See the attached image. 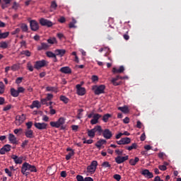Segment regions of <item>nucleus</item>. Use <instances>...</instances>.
<instances>
[{
	"label": "nucleus",
	"instance_id": "9d476101",
	"mask_svg": "<svg viewBox=\"0 0 181 181\" xmlns=\"http://www.w3.org/2000/svg\"><path fill=\"white\" fill-rule=\"evenodd\" d=\"M117 145H128L131 144V139L129 137L122 138L120 140L117 141Z\"/></svg>",
	"mask_w": 181,
	"mask_h": 181
},
{
	"label": "nucleus",
	"instance_id": "6e6d98bb",
	"mask_svg": "<svg viewBox=\"0 0 181 181\" xmlns=\"http://www.w3.org/2000/svg\"><path fill=\"white\" fill-rule=\"evenodd\" d=\"M115 153H116V155H118V156H121L122 155V153H124V151H122V150L120 151L119 149H116Z\"/></svg>",
	"mask_w": 181,
	"mask_h": 181
},
{
	"label": "nucleus",
	"instance_id": "a878e982",
	"mask_svg": "<svg viewBox=\"0 0 181 181\" xmlns=\"http://www.w3.org/2000/svg\"><path fill=\"white\" fill-rule=\"evenodd\" d=\"M104 144H107V140L105 139H100L99 141H97L95 144V146L98 148H101Z\"/></svg>",
	"mask_w": 181,
	"mask_h": 181
},
{
	"label": "nucleus",
	"instance_id": "680f3d73",
	"mask_svg": "<svg viewBox=\"0 0 181 181\" xmlns=\"http://www.w3.org/2000/svg\"><path fill=\"white\" fill-rule=\"evenodd\" d=\"M47 91H56V88L53 86H47L46 88Z\"/></svg>",
	"mask_w": 181,
	"mask_h": 181
},
{
	"label": "nucleus",
	"instance_id": "a18cd8bd",
	"mask_svg": "<svg viewBox=\"0 0 181 181\" xmlns=\"http://www.w3.org/2000/svg\"><path fill=\"white\" fill-rule=\"evenodd\" d=\"M47 173L49 175H54V171H53V167H48L47 169Z\"/></svg>",
	"mask_w": 181,
	"mask_h": 181
},
{
	"label": "nucleus",
	"instance_id": "6ab92c4d",
	"mask_svg": "<svg viewBox=\"0 0 181 181\" xmlns=\"http://www.w3.org/2000/svg\"><path fill=\"white\" fill-rule=\"evenodd\" d=\"M25 135L26 138H29L30 139L35 138V134H33V130L32 129H25Z\"/></svg>",
	"mask_w": 181,
	"mask_h": 181
},
{
	"label": "nucleus",
	"instance_id": "1a4fd4ad",
	"mask_svg": "<svg viewBox=\"0 0 181 181\" xmlns=\"http://www.w3.org/2000/svg\"><path fill=\"white\" fill-rule=\"evenodd\" d=\"M46 63H47V62H46V60L45 59H42L41 61H37L35 62L34 67L37 70H40V69H42V67H45V66H46Z\"/></svg>",
	"mask_w": 181,
	"mask_h": 181
},
{
	"label": "nucleus",
	"instance_id": "b1692460",
	"mask_svg": "<svg viewBox=\"0 0 181 181\" xmlns=\"http://www.w3.org/2000/svg\"><path fill=\"white\" fill-rule=\"evenodd\" d=\"M11 0H2L1 2V8L3 9H6L8 6H9V4H11Z\"/></svg>",
	"mask_w": 181,
	"mask_h": 181
},
{
	"label": "nucleus",
	"instance_id": "4d7b16f0",
	"mask_svg": "<svg viewBox=\"0 0 181 181\" xmlns=\"http://www.w3.org/2000/svg\"><path fill=\"white\" fill-rule=\"evenodd\" d=\"M113 178L117 181H119L121 180V175H119V174H115L113 175Z\"/></svg>",
	"mask_w": 181,
	"mask_h": 181
},
{
	"label": "nucleus",
	"instance_id": "9b49d317",
	"mask_svg": "<svg viewBox=\"0 0 181 181\" xmlns=\"http://www.w3.org/2000/svg\"><path fill=\"white\" fill-rule=\"evenodd\" d=\"M34 127L40 130L47 129V124L45 122H35Z\"/></svg>",
	"mask_w": 181,
	"mask_h": 181
},
{
	"label": "nucleus",
	"instance_id": "4468645a",
	"mask_svg": "<svg viewBox=\"0 0 181 181\" xmlns=\"http://www.w3.org/2000/svg\"><path fill=\"white\" fill-rule=\"evenodd\" d=\"M143 176H145L147 179H152L153 177V173L149 171L148 169L143 170L141 172Z\"/></svg>",
	"mask_w": 181,
	"mask_h": 181
},
{
	"label": "nucleus",
	"instance_id": "7ed1b4c3",
	"mask_svg": "<svg viewBox=\"0 0 181 181\" xmlns=\"http://www.w3.org/2000/svg\"><path fill=\"white\" fill-rule=\"evenodd\" d=\"M97 166H98L97 160L92 161L90 165L86 168V172H88V173H95L97 170Z\"/></svg>",
	"mask_w": 181,
	"mask_h": 181
},
{
	"label": "nucleus",
	"instance_id": "79ce46f5",
	"mask_svg": "<svg viewBox=\"0 0 181 181\" xmlns=\"http://www.w3.org/2000/svg\"><path fill=\"white\" fill-rule=\"evenodd\" d=\"M21 54H24V56H26L27 57H30L32 53L29 50H23L21 52Z\"/></svg>",
	"mask_w": 181,
	"mask_h": 181
},
{
	"label": "nucleus",
	"instance_id": "a211bd4d",
	"mask_svg": "<svg viewBox=\"0 0 181 181\" xmlns=\"http://www.w3.org/2000/svg\"><path fill=\"white\" fill-rule=\"evenodd\" d=\"M101 115L100 114H95V115H93V119L90 120V124L92 125H95V124H98V119L99 118H101Z\"/></svg>",
	"mask_w": 181,
	"mask_h": 181
},
{
	"label": "nucleus",
	"instance_id": "aec40b11",
	"mask_svg": "<svg viewBox=\"0 0 181 181\" xmlns=\"http://www.w3.org/2000/svg\"><path fill=\"white\" fill-rule=\"evenodd\" d=\"M59 71L61 73H63L64 74H71V69H70V67H69V66L62 67L59 69Z\"/></svg>",
	"mask_w": 181,
	"mask_h": 181
},
{
	"label": "nucleus",
	"instance_id": "423d86ee",
	"mask_svg": "<svg viewBox=\"0 0 181 181\" xmlns=\"http://www.w3.org/2000/svg\"><path fill=\"white\" fill-rule=\"evenodd\" d=\"M129 156H117L115 158V160L116 163L118 165H121V163H124L126 160H128Z\"/></svg>",
	"mask_w": 181,
	"mask_h": 181
},
{
	"label": "nucleus",
	"instance_id": "5fc2aeb1",
	"mask_svg": "<svg viewBox=\"0 0 181 181\" xmlns=\"http://www.w3.org/2000/svg\"><path fill=\"white\" fill-rule=\"evenodd\" d=\"M17 91H18V94L23 93H25V88L18 87L17 89Z\"/></svg>",
	"mask_w": 181,
	"mask_h": 181
},
{
	"label": "nucleus",
	"instance_id": "052dcab7",
	"mask_svg": "<svg viewBox=\"0 0 181 181\" xmlns=\"http://www.w3.org/2000/svg\"><path fill=\"white\" fill-rule=\"evenodd\" d=\"M4 172L5 173L8 174V176H9V177H12V172L9 171V169L5 168Z\"/></svg>",
	"mask_w": 181,
	"mask_h": 181
},
{
	"label": "nucleus",
	"instance_id": "c03bdc74",
	"mask_svg": "<svg viewBox=\"0 0 181 181\" xmlns=\"http://www.w3.org/2000/svg\"><path fill=\"white\" fill-rule=\"evenodd\" d=\"M19 68H20V66H19V64H13V66H11V69L13 71H17V70H18Z\"/></svg>",
	"mask_w": 181,
	"mask_h": 181
},
{
	"label": "nucleus",
	"instance_id": "e2e57ef3",
	"mask_svg": "<svg viewBox=\"0 0 181 181\" xmlns=\"http://www.w3.org/2000/svg\"><path fill=\"white\" fill-rule=\"evenodd\" d=\"M58 22H59V23H64L66 22V18H64V16L60 17L58 19Z\"/></svg>",
	"mask_w": 181,
	"mask_h": 181
},
{
	"label": "nucleus",
	"instance_id": "20e7f679",
	"mask_svg": "<svg viewBox=\"0 0 181 181\" xmlns=\"http://www.w3.org/2000/svg\"><path fill=\"white\" fill-rule=\"evenodd\" d=\"M39 22L41 26H47V28H52V26H53V23L52 21L44 18H41Z\"/></svg>",
	"mask_w": 181,
	"mask_h": 181
},
{
	"label": "nucleus",
	"instance_id": "c756f323",
	"mask_svg": "<svg viewBox=\"0 0 181 181\" xmlns=\"http://www.w3.org/2000/svg\"><path fill=\"white\" fill-rule=\"evenodd\" d=\"M11 95L12 97H19L18 90H16L14 88H11Z\"/></svg>",
	"mask_w": 181,
	"mask_h": 181
},
{
	"label": "nucleus",
	"instance_id": "ddd939ff",
	"mask_svg": "<svg viewBox=\"0 0 181 181\" xmlns=\"http://www.w3.org/2000/svg\"><path fill=\"white\" fill-rule=\"evenodd\" d=\"M11 148H12V146L9 144L4 145L1 149H0V155H5L6 152H11Z\"/></svg>",
	"mask_w": 181,
	"mask_h": 181
},
{
	"label": "nucleus",
	"instance_id": "7c9ffc66",
	"mask_svg": "<svg viewBox=\"0 0 181 181\" xmlns=\"http://www.w3.org/2000/svg\"><path fill=\"white\" fill-rule=\"evenodd\" d=\"M76 23H77V21L74 19V18H72V22L69 23V27L70 29L76 28Z\"/></svg>",
	"mask_w": 181,
	"mask_h": 181
},
{
	"label": "nucleus",
	"instance_id": "69168bd1",
	"mask_svg": "<svg viewBox=\"0 0 181 181\" xmlns=\"http://www.w3.org/2000/svg\"><path fill=\"white\" fill-rule=\"evenodd\" d=\"M76 180L77 181H84V177H83V175H76Z\"/></svg>",
	"mask_w": 181,
	"mask_h": 181
},
{
	"label": "nucleus",
	"instance_id": "09e8293b",
	"mask_svg": "<svg viewBox=\"0 0 181 181\" xmlns=\"http://www.w3.org/2000/svg\"><path fill=\"white\" fill-rule=\"evenodd\" d=\"M56 8H57V3L55 1H52L51 3V9L56 11Z\"/></svg>",
	"mask_w": 181,
	"mask_h": 181
},
{
	"label": "nucleus",
	"instance_id": "774afa93",
	"mask_svg": "<svg viewBox=\"0 0 181 181\" xmlns=\"http://www.w3.org/2000/svg\"><path fill=\"white\" fill-rule=\"evenodd\" d=\"M83 181H94L91 177H86L83 179Z\"/></svg>",
	"mask_w": 181,
	"mask_h": 181
},
{
	"label": "nucleus",
	"instance_id": "3c124183",
	"mask_svg": "<svg viewBox=\"0 0 181 181\" xmlns=\"http://www.w3.org/2000/svg\"><path fill=\"white\" fill-rule=\"evenodd\" d=\"M47 100L46 98H42L41 99V104L42 105H47V107H49V103H47Z\"/></svg>",
	"mask_w": 181,
	"mask_h": 181
},
{
	"label": "nucleus",
	"instance_id": "f8f14e48",
	"mask_svg": "<svg viewBox=\"0 0 181 181\" xmlns=\"http://www.w3.org/2000/svg\"><path fill=\"white\" fill-rule=\"evenodd\" d=\"M103 136L105 137V139H111L112 138V132L110 131L108 129H105L103 130Z\"/></svg>",
	"mask_w": 181,
	"mask_h": 181
},
{
	"label": "nucleus",
	"instance_id": "f257e3e1",
	"mask_svg": "<svg viewBox=\"0 0 181 181\" xmlns=\"http://www.w3.org/2000/svg\"><path fill=\"white\" fill-rule=\"evenodd\" d=\"M64 124H66L64 117H59L57 122H50L49 123L53 128H60L61 130L66 129V127L63 126Z\"/></svg>",
	"mask_w": 181,
	"mask_h": 181
},
{
	"label": "nucleus",
	"instance_id": "5701e85b",
	"mask_svg": "<svg viewBox=\"0 0 181 181\" xmlns=\"http://www.w3.org/2000/svg\"><path fill=\"white\" fill-rule=\"evenodd\" d=\"M8 141L11 142V144H18V140L16 139V136L13 135V134H8Z\"/></svg>",
	"mask_w": 181,
	"mask_h": 181
},
{
	"label": "nucleus",
	"instance_id": "c9c22d12",
	"mask_svg": "<svg viewBox=\"0 0 181 181\" xmlns=\"http://www.w3.org/2000/svg\"><path fill=\"white\" fill-rule=\"evenodd\" d=\"M47 42L49 45H54V43H57V40H56V37H50L47 40Z\"/></svg>",
	"mask_w": 181,
	"mask_h": 181
},
{
	"label": "nucleus",
	"instance_id": "473e14b6",
	"mask_svg": "<svg viewBox=\"0 0 181 181\" xmlns=\"http://www.w3.org/2000/svg\"><path fill=\"white\" fill-rule=\"evenodd\" d=\"M111 115L110 114H105L103 115V121L105 122H108V119H110V118H111Z\"/></svg>",
	"mask_w": 181,
	"mask_h": 181
},
{
	"label": "nucleus",
	"instance_id": "bf43d9fd",
	"mask_svg": "<svg viewBox=\"0 0 181 181\" xmlns=\"http://www.w3.org/2000/svg\"><path fill=\"white\" fill-rule=\"evenodd\" d=\"M46 99L48 100V101H51V100L53 99V94L52 93H47V98Z\"/></svg>",
	"mask_w": 181,
	"mask_h": 181
},
{
	"label": "nucleus",
	"instance_id": "338daca9",
	"mask_svg": "<svg viewBox=\"0 0 181 181\" xmlns=\"http://www.w3.org/2000/svg\"><path fill=\"white\" fill-rule=\"evenodd\" d=\"M22 80H23V78H22V77L17 78L16 80V83L21 84V83H22Z\"/></svg>",
	"mask_w": 181,
	"mask_h": 181
},
{
	"label": "nucleus",
	"instance_id": "603ef678",
	"mask_svg": "<svg viewBox=\"0 0 181 181\" xmlns=\"http://www.w3.org/2000/svg\"><path fill=\"white\" fill-rule=\"evenodd\" d=\"M27 69L28 70H29V71H33V66H32V64L30 62H28Z\"/></svg>",
	"mask_w": 181,
	"mask_h": 181
},
{
	"label": "nucleus",
	"instance_id": "58836bf2",
	"mask_svg": "<svg viewBox=\"0 0 181 181\" xmlns=\"http://www.w3.org/2000/svg\"><path fill=\"white\" fill-rule=\"evenodd\" d=\"M5 93V85L4 82H0V94H4Z\"/></svg>",
	"mask_w": 181,
	"mask_h": 181
},
{
	"label": "nucleus",
	"instance_id": "0eeeda50",
	"mask_svg": "<svg viewBox=\"0 0 181 181\" xmlns=\"http://www.w3.org/2000/svg\"><path fill=\"white\" fill-rule=\"evenodd\" d=\"M30 27L31 30L37 32V30H39V23L35 20H31L30 21Z\"/></svg>",
	"mask_w": 181,
	"mask_h": 181
},
{
	"label": "nucleus",
	"instance_id": "13d9d810",
	"mask_svg": "<svg viewBox=\"0 0 181 181\" xmlns=\"http://www.w3.org/2000/svg\"><path fill=\"white\" fill-rule=\"evenodd\" d=\"M26 127H27V129H30V128H32V126L33 125V122H28L25 124Z\"/></svg>",
	"mask_w": 181,
	"mask_h": 181
},
{
	"label": "nucleus",
	"instance_id": "72a5a7b5",
	"mask_svg": "<svg viewBox=\"0 0 181 181\" xmlns=\"http://www.w3.org/2000/svg\"><path fill=\"white\" fill-rule=\"evenodd\" d=\"M21 28L23 32L27 33L28 30H29L28 25H26L25 23H22L21 25Z\"/></svg>",
	"mask_w": 181,
	"mask_h": 181
},
{
	"label": "nucleus",
	"instance_id": "0e129e2a",
	"mask_svg": "<svg viewBox=\"0 0 181 181\" xmlns=\"http://www.w3.org/2000/svg\"><path fill=\"white\" fill-rule=\"evenodd\" d=\"M158 169H160V170L165 171L168 169V168L166 167V165H158Z\"/></svg>",
	"mask_w": 181,
	"mask_h": 181
},
{
	"label": "nucleus",
	"instance_id": "c85d7f7f",
	"mask_svg": "<svg viewBox=\"0 0 181 181\" xmlns=\"http://www.w3.org/2000/svg\"><path fill=\"white\" fill-rule=\"evenodd\" d=\"M16 121H18L19 124H22V122H23V121H25V115H17L16 117Z\"/></svg>",
	"mask_w": 181,
	"mask_h": 181
},
{
	"label": "nucleus",
	"instance_id": "f3484780",
	"mask_svg": "<svg viewBox=\"0 0 181 181\" xmlns=\"http://www.w3.org/2000/svg\"><path fill=\"white\" fill-rule=\"evenodd\" d=\"M11 159H13L16 165L22 164L23 157H18L16 155H12Z\"/></svg>",
	"mask_w": 181,
	"mask_h": 181
},
{
	"label": "nucleus",
	"instance_id": "37998d69",
	"mask_svg": "<svg viewBox=\"0 0 181 181\" xmlns=\"http://www.w3.org/2000/svg\"><path fill=\"white\" fill-rule=\"evenodd\" d=\"M30 172L31 173H36L37 172V168H36V166L30 165Z\"/></svg>",
	"mask_w": 181,
	"mask_h": 181
},
{
	"label": "nucleus",
	"instance_id": "dca6fc26",
	"mask_svg": "<svg viewBox=\"0 0 181 181\" xmlns=\"http://www.w3.org/2000/svg\"><path fill=\"white\" fill-rule=\"evenodd\" d=\"M76 87L78 95H84V94H86V88L81 87V85L78 84Z\"/></svg>",
	"mask_w": 181,
	"mask_h": 181
},
{
	"label": "nucleus",
	"instance_id": "ea45409f",
	"mask_svg": "<svg viewBox=\"0 0 181 181\" xmlns=\"http://www.w3.org/2000/svg\"><path fill=\"white\" fill-rule=\"evenodd\" d=\"M0 48L1 49H8V42L5 41H2L0 42Z\"/></svg>",
	"mask_w": 181,
	"mask_h": 181
},
{
	"label": "nucleus",
	"instance_id": "a19ab883",
	"mask_svg": "<svg viewBox=\"0 0 181 181\" xmlns=\"http://www.w3.org/2000/svg\"><path fill=\"white\" fill-rule=\"evenodd\" d=\"M71 156H74V151H72L69 152L66 156V160H70L71 159Z\"/></svg>",
	"mask_w": 181,
	"mask_h": 181
},
{
	"label": "nucleus",
	"instance_id": "f704fd0d",
	"mask_svg": "<svg viewBox=\"0 0 181 181\" xmlns=\"http://www.w3.org/2000/svg\"><path fill=\"white\" fill-rule=\"evenodd\" d=\"M9 36V32H6V33H0V39H6Z\"/></svg>",
	"mask_w": 181,
	"mask_h": 181
},
{
	"label": "nucleus",
	"instance_id": "4c0bfd02",
	"mask_svg": "<svg viewBox=\"0 0 181 181\" xmlns=\"http://www.w3.org/2000/svg\"><path fill=\"white\" fill-rule=\"evenodd\" d=\"M13 132L16 135H22V134H23V129L22 128L15 129Z\"/></svg>",
	"mask_w": 181,
	"mask_h": 181
},
{
	"label": "nucleus",
	"instance_id": "6e6552de",
	"mask_svg": "<svg viewBox=\"0 0 181 181\" xmlns=\"http://www.w3.org/2000/svg\"><path fill=\"white\" fill-rule=\"evenodd\" d=\"M118 80H124V77H122L119 75H117L115 78H112L111 80L112 84H113V86H121V83L122 82L118 81Z\"/></svg>",
	"mask_w": 181,
	"mask_h": 181
},
{
	"label": "nucleus",
	"instance_id": "de8ad7c7",
	"mask_svg": "<svg viewBox=\"0 0 181 181\" xmlns=\"http://www.w3.org/2000/svg\"><path fill=\"white\" fill-rule=\"evenodd\" d=\"M33 104L34 107H35V108H40V107H41L40 103L39 102V100L33 101Z\"/></svg>",
	"mask_w": 181,
	"mask_h": 181
},
{
	"label": "nucleus",
	"instance_id": "412c9836",
	"mask_svg": "<svg viewBox=\"0 0 181 181\" xmlns=\"http://www.w3.org/2000/svg\"><path fill=\"white\" fill-rule=\"evenodd\" d=\"M49 47H50V46H49V45L46 42H41L40 45L37 46V50L40 51V50H47V49H49Z\"/></svg>",
	"mask_w": 181,
	"mask_h": 181
},
{
	"label": "nucleus",
	"instance_id": "864d4df0",
	"mask_svg": "<svg viewBox=\"0 0 181 181\" xmlns=\"http://www.w3.org/2000/svg\"><path fill=\"white\" fill-rule=\"evenodd\" d=\"M18 8H19V4L16 3V1H14L12 6V9H14L15 11H18Z\"/></svg>",
	"mask_w": 181,
	"mask_h": 181
},
{
	"label": "nucleus",
	"instance_id": "393cba45",
	"mask_svg": "<svg viewBox=\"0 0 181 181\" xmlns=\"http://www.w3.org/2000/svg\"><path fill=\"white\" fill-rule=\"evenodd\" d=\"M139 162V158L135 157L134 159L132 158L129 160V163L131 166H135Z\"/></svg>",
	"mask_w": 181,
	"mask_h": 181
},
{
	"label": "nucleus",
	"instance_id": "2eb2a0df",
	"mask_svg": "<svg viewBox=\"0 0 181 181\" xmlns=\"http://www.w3.org/2000/svg\"><path fill=\"white\" fill-rule=\"evenodd\" d=\"M29 167V163L25 162L23 163L21 167V173L25 175V176H28L29 175V172H27L28 168Z\"/></svg>",
	"mask_w": 181,
	"mask_h": 181
},
{
	"label": "nucleus",
	"instance_id": "8fccbe9b",
	"mask_svg": "<svg viewBox=\"0 0 181 181\" xmlns=\"http://www.w3.org/2000/svg\"><path fill=\"white\" fill-rule=\"evenodd\" d=\"M103 168H111V164L108 161H105L102 163Z\"/></svg>",
	"mask_w": 181,
	"mask_h": 181
},
{
	"label": "nucleus",
	"instance_id": "49530a36",
	"mask_svg": "<svg viewBox=\"0 0 181 181\" xmlns=\"http://www.w3.org/2000/svg\"><path fill=\"white\" fill-rule=\"evenodd\" d=\"M82 140L83 141V144H88V145H91L94 142L93 139L86 140V138L82 139Z\"/></svg>",
	"mask_w": 181,
	"mask_h": 181
},
{
	"label": "nucleus",
	"instance_id": "2f4dec72",
	"mask_svg": "<svg viewBox=\"0 0 181 181\" xmlns=\"http://www.w3.org/2000/svg\"><path fill=\"white\" fill-rule=\"evenodd\" d=\"M59 99H60L61 101H62V103H64V104H68L69 101H70L69 98H67L64 95H61Z\"/></svg>",
	"mask_w": 181,
	"mask_h": 181
},
{
	"label": "nucleus",
	"instance_id": "e433bc0d",
	"mask_svg": "<svg viewBox=\"0 0 181 181\" xmlns=\"http://www.w3.org/2000/svg\"><path fill=\"white\" fill-rule=\"evenodd\" d=\"M46 56H47V57H49V58H51V59H53L54 57H56V53L54 54V53L52 52V51H47V52H46Z\"/></svg>",
	"mask_w": 181,
	"mask_h": 181
},
{
	"label": "nucleus",
	"instance_id": "f03ea898",
	"mask_svg": "<svg viewBox=\"0 0 181 181\" xmlns=\"http://www.w3.org/2000/svg\"><path fill=\"white\" fill-rule=\"evenodd\" d=\"M95 132H98L99 135H101V133L103 132L101 126H95L93 129H88V136L94 138V136H95Z\"/></svg>",
	"mask_w": 181,
	"mask_h": 181
},
{
	"label": "nucleus",
	"instance_id": "4be33fe9",
	"mask_svg": "<svg viewBox=\"0 0 181 181\" xmlns=\"http://www.w3.org/2000/svg\"><path fill=\"white\" fill-rule=\"evenodd\" d=\"M56 56H59V57H63L64 54H66V49H55L54 51Z\"/></svg>",
	"mask_w": 181,
	"mask_h": 181
},
{
	"label": "nucleus",
	"instance_id": "39448f33",
	"mask_svg": "<svg viewBox=\"0 0 181 181\" xmlns=\"http://www.w3.org/2000/svg\"><path fill=\"white\" fill-rule=\"evenodd\" d=\"M96 88L94 90L95 95H100V94H104L105 93V85H100L99 86H95Z\"/></svg>",
	"mask_w": 181,
	"mask_h": 181
},
{
	"label": "nucleus",
	"instance_id": "bb28decb",
	"mask_svg": "<svg viewBox=\"0 0 181 181\" xmlns=\"http://www.w3.org/2000/svg\"><path fill=\"white\" fill-rule=\"evenodd\" d=\"M124 148L127 151H132V149H136V148H138V144H136V143H133L131 146H126Z\"/></svg>",
	"mask_w": 181,
	"mask_h": 181
},
{
	"label": "nucleus",
	"instance_id": "cd10ccee",
	"mask_svg": "<svg viewBox=\"0 0 181 181\" xmlns=\"http://www.w3.org/2000/svg\"><path fill=\"white\" fill-rule=\"evenodd\" d=\"M118 110L119 111H122V112H124V114H128V112H129V109H128L127 106L119 107Z\"/></svg>",
	"mask_w": 181,
	"mask_h": 181
}]
</instances>
